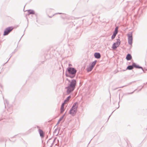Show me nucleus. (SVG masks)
Returning a JSON list of instances; mask_svg holds the SVG:
<instances>
[{
  "instance_id": "obj_9",
  "label": "nucleus",
  "mask_w": 147,
  "mask_h": 147,
  "mask_svg": "<svg viewBox=\"0 0 147 147\" xmlns=\"http://www.w3.org/2000/svg\"><path fill=\"white\" fill-rule=\"evenodd\" d=\"M67 100H65L64 102L62 104L61 108V113H62L64 110V105L66 103Z\"/></svg>"
},
{
  "instance_id": "obj_2",
  "label": "nucleus",
  "mask_w": 147,
  "mask_h": 147,
  "mask_svg": "<svg viewBox=\"0 0 147 147\" xmlns=\"http://www.w3.org/2000/svg\"><path fill=\"white\" fill-rule=\"evenodd\" d=\"M67 70L69 73L71 75H69L66 74V76L67 77H69L71 78H74L75 76L76 72V70L74 68L69 67L67 69Z\"/></svg>"
},
{
  "instance_id": "obj_17",
  "label": "nucleus",
  "mask_w": 147,
  "mask_h": 147,
  "mask_svg": "<svg viewBox=\"0 0 147 147\" xmlns=\"http://www.w3.org/2000/svg\"><path fill=\"white\" fill-rule=\"evenodd\" d=\"M115 36H116V35L113 34V35H112V39H113L114 38H115Z\"/></svg>"
},
{
  "instance_id": "obj_7",
  "label": "nucleus",
  "mask_w": 147,
  "mask_h": 147,
  "mask_svg": "<svg viewBox=\"0 0 147 147\" xmlns=\"http://www.w3.org/2000/svg\"><path fill=\"white\" fill-rule=\"evenodd\" d=\"M128 43L130 45H131L132 43V37L131 34H128Z\"/></svg>"
},
{
  "instance_id": "obj_8",
  "label": "nucleus",
  "mask_w": 147,
  "mask_h": 147,
  "mask_svg": "<svg viewBox=\"0 0 147 147\" xmlns=\"http://www.w3.org/2000/svg\"><path fill=\"white\" fill-rule=\"evenodd\" d=\"M133 67L139 68H141V67H138V66L137 65H136L135 64H133V66L130 65L128 66L127 67V69L129 70H131L133 69Z\"/></svg>"
},
{
  "instance_id": "obj_1",
  "label": "nucleus",
  "mask_w": 147,
  "mask_h": 147,
  "mask_svg": "<svg viewBox=\"0 0 147 147\" xmlns=\"http://www.w3.org/2000/svg\"><path fill=\"white\" fill-rule=\"evenodd\" d=\"M76 84V81L74 79L72 80L70 82L69 85L68 87H66V88L67 89V92L68 94L74 90Z\"/></svg>"
},
{
  "instance_id": "obj_5",
  "label": "nucleus",
  "mask_w": 147,
  "mask_h": 147,
  "mask_svg": "<svg viewBox=\"0 0 147 147\" xmlns=\"http://www.w3.org/2000/svg\"><path fill=\"white\" fill-rule=\"evenodd\" d=\"M120 44V41L119 39H117V42L115 43H114L113 45L112 48V49L115 50L116 48L119 47Z\"/></svg>"
},
{
  "instance_id": "obj_14",
  "label": "nucleus",
  "mask_w": 147,
  "mask_h": 147,
  "mask_svg": "<svg viewBox=\"0 0 147 147\" xmlns=\"http://www.w3.org/2000/svg\"><path fill=\"white\" fill-rule=\"evenodd\" d=\"M39 131L40 136L41 137H43L44 135L42 131L40 129H39Z\"/></svg>"
},
{
  "instance_id": "obj_12",
  "label": "nucleus",
  "mask_w": 147,
  "mask_h": 147,
  "mask_svg": "<svg viewBox=\"0 0 147 147\" xmlns=\"http://www.w3.org/2000/svg\"><path fill=\"white\" fill-rule=\"evenodd\" d=\"M126 59L127 60H130L131 59V56L129 54H128L127 56Z\"/></svg>"
},
{
  "instance_id": "obj_15",
  "label": "nucleus",
  "mask_w": 147,
  "mask_h": 147,
  "mask_svg": "<svg viewBox=\"0 0 147 147\" xmlns=\"http://www.w3.org/2000/svg\"><path fill=\"white\" fill-rule=\"evenodd\" d=\"M64 115H63L62 117H61L60 119H59L58 122V124L59 123L60 121H61L63 119L64 117Z\"/></svg>"
},
{
  "instance_id": "obj_4",
  "label": "nucleus",
  "mask_w": 147,
  "mask_h": 147,
  "mask_svg": "<svg viewBox=\"0 0 147 147\" xmlns=\"http://www.w3.org/2000/svg\"><path fill=\"white\" fill-rule=\"evenodd\" d=\"M13 29L12 27H10L6 28L4 30L3 35L4 36L7 35Z\"/></svg>"
},
{
  "instance_id": "obj_10",
  "label": "nucleus",
  "mask_w": 147,
  "mask_h": 147,
  "mask_svg": "<svg viewBox=\"0 0 147 147\" xmlns=\"http://www.w3.org/2000/svg\"><path fill=\"white\" fill-rule=\"evenodd\" d=\"M95 57L97 59H99L100 57V55L99 53H95L94 55Z\"/></svg>"
},
{
  "instance_id": "obj_13",
  "label": "nucleus",
  "mask_w": 147,
  "mask_h": 147,
  "mask_svg": "<svg viewBox=\"0 0 147 147\" xmlns=\"http://www.w3.org/2000/svg\"><path fill=\"white\" fill-rule=\"evenodd\" d=\"M118 27H116L115 30V31L113 32V34L116 35L117 34L118 32Z\"/></svg>"
},
{
  "instance_id": "obj_3",
  "label": "nucleus",
  "mask_w": 147,
  "mask_h": 147,
  "mask_svg": "<svg viewBox=\"0 0 147 147\" xmlns=\"http://www.w3.org/2000/svg\"><path fill=\"white\" fill-rule=\"evenodd\" d=\"M77 107L78 104L74 103L70 110L69 113L72 115H74L77 112Z\"/></svg>"
},
{
  "instance_id": "obj_6",
  "label": "nucleus",
  "mask_w": 147,
  "mask_h": 147,
  "mask_svg": "<svg viewBox=\"0 0 147 147\" xmlns=\"http://www.w3.org/2000/svg\"><path fill=\"white\" fill-rule=\"evenodd\" d=\"M96 63V61H95L93 62L91 64V65L87 69L88 71H91L92 69Z\"/></svg>"
},
{
  "instance_id": "obj_11",
  "label": "nucleus",
  "mask_w": 147,
  "mask_h": 147,
  "mask_svg": "<svg viewBox=\"0 0 147 147\" xmlns=\"http://www.w3.org/2000/svg\"><path fill=\"white\" fill-rule=\"evenodd\" d=\"M27 12L28 13V15H29L30 14H34V11L32 10H29L27 11Z\"/></svg>"
},
{
  "instance_id": "obj_16",
  "label": "nucleus",
  "mask_w": 147,
  "mask_h": 147,
  "mask_svg": "<svg viewBox=\"0 0 147 147\" xmlns=\"http://www.w3.org/2000/svg\"><path fill=\"white\" fill-rule=\"evenodd\" d=\"M71 98V96H68L67 98V99H66V100H67V101H66V102H68L69 100L70 99V98Z\"/></svg>"
}]
</instances>
